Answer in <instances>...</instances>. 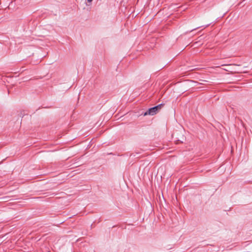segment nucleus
<instances>
[{"label": "nucleus", "mask_w": 252, "mask_h": 252, "mask_svg": "<svg viewBox=\"0 0 252 252\" xmlns=\"http://www.w3.org/2000/svg\"><path fill=\"white\" fill-rule=\"evenodd\" d=\"M163 105H164L163 104H160L158 105V106H156L155 107L151 108L149 109L148 110V111L144 113V116H146V115H154L156 114H157V113L159 110H160L162 108Z\"/></svg>", "instance_id": "1"}, {"label": "nucleus", "mask_w": 252, "mask_h": 252, "mask_svg": "<svg viewBox=\"0 0 252 252\" xmlns=\"http://www.w3.org/2000/svg\"><path fill=\"white\" fill-rule=\"evenodd\" d=\"M93 0H87L88 2H91Z\"/></svg>", "instance_id": "2"}]
</instances>
